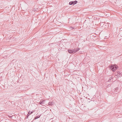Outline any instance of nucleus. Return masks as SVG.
<instances>
[{
  "label": "nucleus",
  "instance_id": "f257e3e1",
  "mask_svg": "<svg viewBox=\"0 0 122 122\" xmlns=\"http://www.w3.org/2000/svg\"><path fill=\"white\" fill-rule=\"evenodd\" d=\"M79 50V48H77L74 49L73 50L68 49V51L69 53L70 54H74Z\"/></svg>",
  "mask_w": 122,
  "mask_h": 122
},
{
  "label": "nucleus",
  "instance_id": "f03ea898",
  "mask_svg": "<svg viewBox=\"0 0 122 122\" xmlns=\"http://www.w3.org/2000/svg\"><path fill=\"white\" fill-rule=\"evenodd\" d=\"M117 66H116L113 65L112 66H111L110 67L111 69L112 70L114 71H115L116 69H117Z\"/></svg>",
  "mask_w": 122,
  "mask_h": 122
},
{
  "label": "nucleus",
  "instance_id": "7ed1b4c3",
  "mask_svg": "<svg viewBox=\"0 0 122 122\" xmlns=\"http://www.w3.org/2000/svg\"><path fill=\"white\" fill-rule=\"evenodd\" d=\"M77 3V1H71L69 3V5H72L73 4L75 5Z\"/></svg>",
  "mask_w": 122,
  "mask_h": 122
},
{
  "label": "nucleus",
  "instance_id": "20e7f679",
  "mask_svg": "<svg viewBox=\"0 0 122 122\" xmlns=\"http://www.w3.org/2000/svg\"><path fill=\"white\" fill-rule=\"evenodd\" d=\"M44 101L43 100H42L41 101L39 102L40 104L42 105H43L44 104Z\"/></svg>",
  "mask_w": 122,
  "mask_h": 122
},
{
  "label": "nucleus",
  "instance_id": "39448f33",
  "mask_svg": "<svg viewBox=\"0 0 122 122\" xmlns=\"http://www.w3.org/2000/svg\"><path fill=\"white\" fill-rule=\"evenodd\" d=\"M54 103L53 102H50L48 103V105H52Z\"/></svg>",
  "mask_w": 122,
  "mask_h": 122
},
{
  "label": "nucleus",
  "instance_id": "423d86ee",
  "mask_svg": "<svg viewBox=\"0 0 122 122\" xmlns=\"http://www.w3.org/2000/svg\"><path fill=\"white\" fill-rule=\"evenodd\" d=\"M33 112H31V111H29L28 112V115H30Z\"/></svg>",
  "mask_w": 122,
  "mask_h": 122
},
{
  "label": "nucleus",
  "instance_id": "0eeeda50",
  "mask_svg": "<svg viewBox=\"0 0 122 122\" xmlns=\"http://www.w3.org/2000/svg\"><path fill=\"white\" fill-rule=\"evenodd\" d=\"M40 117V116H36V117H35V118H34V119H36L39 118V117Z\"/></svg>",
  "mask_w": 122,
  "mask_h": 122
},
{
  "label": "nucleus",
  "instance_id": "6e6552de",
  "mask_svg": "<svg viewBox=\"0 0 122 122\" xmlns=\"http://www.w3.org/2000/svg\"><path fill=\"white\" fill-rule=\"evenodd\" d=\"M112 78H113V77H112V76L111 77H110L108 81L109 82V81H111V80H112Z\"/></svg>",
  "mask_w": 122,
  "mask_h": 122
},
{
  "label": "nucleus",
  "instance_id": "1a4fd4ad",
  "mask_svg": "<svg viewBox=\"0 0 122 122\" xmlns=\"http://www.w3.org/2000/svg\"><path fill=\"white\" fill-rule=\"evenodd\" d=\"M37 10V9H36L34 8L33 9V11H36Z\"/></svg>",
  "mask_w": 122,
  "mask_h": 122
},
{
  "label": "nucleus",
  "instance_id": "9d476101",
  "mask_svg": "<svg viewBox=\"0 0 122 122\" xmlns=\"http://www.w3.org/2000/svg\"><path fill=\"white\" fill-rule=\"evenodd\" d=\"M74 28L72 27H70V30H72Z\"/></svg>",
  "mask_w": 122,
  "mask_h": 122
},
{
  "label": "nucleus",
  "instance_id": "9b49d317",
  "mask_svg": "<svg viewBox=\"0 0 122 122\" xmlns=\"http://www.w3.org/2000/svg\"><path fill=\"white\" fill-rule=\"evenodd\" d=\"M118 88V87H117V88H116L115 89V92H116V91L117 92V90Z\"/></svg>",
  "mask_w": 122,
  "mask_h": 122
},
{
  "label": "nucleus",
  "instance_id": "f8f14e48",
  "mask_svg": "<svg viewBox=\"0 0 122 122\" xmlns=\"http://www.w3.org/2000/svg\"><path fill=\"white\" fill-rule=\"evenodd\" d=\"M120 35H121V36L122 37V31L120 32Z\"/></svg>",
  "mask_w": 122,
  "mask_h": 122
},
{
  "label": "nucleus",
  "instance_id": "ddd939ff",
  "mask_svg": "<svg viewBox=\"0 0 122 122\" xmlns=\"http://www.w3.org/2000/svg\"><path fill=\"white\" fill-rule=\"evenodd\" d=\"M29 116V115H27V116H26V117H25V118H27Z\"/></svg>",
  "mask_w": 122,
  "mask_h": 122
},
{
  "label": "nucleus",
  "instance_id": "4468645a",
  "mask_svg": "<svg viewBox=\"0 0 122 122\" xmlns=\"http://www.w3.org/2000/svg\"><path fill=\"white\" fill-rule=\"evenodd\" d=\"M110 85V84H109L108 86H109Z\"/></svg>",
  "mask_w": 122,
  "mask_h": 122
}]
</instances>
